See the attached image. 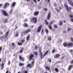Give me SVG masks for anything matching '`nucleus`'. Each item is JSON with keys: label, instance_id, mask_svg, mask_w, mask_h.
<instances>
[{"label": "nucleus", "instance_id": "f257e3e1", "mask_svg": "<svg viewBox=\"0 0 73 73\" xmlns=\"http://www.w3.org/2000/svg\"><path fill=\"white\" fill-rule=\"evenodd\" d=\"M63 45L64 46L66 47V46H73V43L72 42L68 43H63Z\"/></svg>", "mask_w": 73, "mask_h": 73}, {"label": "nucleus", "instance_id": "f03ea898", "mask_svg": "<svg viewBox=\"0 0 73 73\" xmlns=\"http://www.w3.org/2000/svg\"><path fill=\"white\" fill-rule=\"evenodd\" d=\"M31 21L33 24H36L37 22V18H34V17H33Z\"/></svg>", "mask_w": 73, "mask_h": 73}, {"label": "nucleus", "instance_id": "7ed1b4c3", "mask_svg": "<svg viewBox=\"0 0 73 73\" xmlns=\"http://www.w3.org/2000/svg\"><path fill=\"white\" fill-rule=\"evenodd\" d=\"M1 12L3 15H4V16H8V14L5 11L2 10Z\"/></svg>", "mask_w": 73, "mask_h": 73}, {"label": "nucleus", "instance_id": "20e7f679", "mask_svg": "<svg viewBox=\"0 0 73 73\" xmlns=\"http://www.w3.org/2000/svg\"><path fill=\"white\" fill-rule=\"evenodd\" d=\"M42 25H40L38 27L37 31L38 33H40L41 32V30L42 29Z\"/></svg>", "mask_w": 73, "mask_h": 73}, {"label": "nucleus", "instance_id": "39448f33", "mask_svg": "<svg viewBox=\"0 0 73 73\" xmlns=\"http://www.w3.org/2000/svg\"><path fill=\"white\" fill-rule=\"evenodd\" d=\"M54 23V21H51L50 24L49 25L48 28L50 29H51L52 30V25H51V24H52Z\"/></svg>", "mask_w": 73, "mask_h": 73}, {"label": "nucleus", "instance_id": "423d86ee", "mask_svg": "<svg viewBox=\"0 0 73 73\" xmlns=\"http://www.w3.org/2000/svg\"><path fill=\"white\" fill-rule=\"evenodd\" d=\"M39 53H40V57L41 59H42L43 58V55L42 54V52H41V50H39Z\"/></svg>", "mask_w": 73, "mask_h": 73}, {"label": "nucleus", "instance_id": "0eeeda50", "mask_svg": "<svg viewBox=\"0 0 73 73\" xmlns=\"http://www.w3.org/2000/svg\"><path fill=\"white\" fill-rule=\"evenodd\" d=\"M34 57V55L33 54H30L29 56V59L30 61L32 60L33 58Z\"/></svg>", "mask_w": 73, "mask_h": 73}, {"label": "nucleus", "instance_id": "6e6552de", "mask_svg": "<svg viewBox=\"0 0 73 73\" xmlns=\"http://www.w3.org/2000/svg\"><path fill=\"white\" fill-rule=\"evenodd\" d=\"M10 4L8 3H6L3 6V9H5L7 8V6H9Z\"/></svg>", "mask_w": 73, "mask_h": 73}, {"label": "nucleus", "instance_id": "1a4fd4ad", "mask_svg": "<svg viewBox=\"0 0 73 73\" xmlns=\"http://www.w3.org/2000/svg\"><path fill=\"white\" fill-rule=\"evenodd\" d=\"M51 16V12H49L48 13L47 16V20H49L50 19V17Z\"/></svg>", "mask_w": 73, "mask_h": 73}, {"label": "nucleus", "instance_id": "9d476101", "mask_svg": "<svg viewBox=\"0 0 73 73\" xmlns=\"http://www.w3.org/2000/svg\"><path fill=\"white\" fill-rule=\"evenodd\" d=\"M64 7L66 8V10L68 12H69V7H68V5L67 4L65 3L64 4Z\"/></svg>", "mask_w": 73, "mask_h": 73}, {"label": "nucleus", "instance_id": "9b49d317", "mask_svg": "<svg viewBox=\"0 0 73 73\" xmlns=\"http://www.w3.org/2000/svg\"><path fill=\"white\" fill-rule=\"evenodd\" d=\"M38 14H39V12L38 11H36L34 13L33 15L35 16H38Z\"/></svg>", "mask_w": 73, "mask_h": 73}, {"label": "nucleus", "instance_id": "f8f14e48", "mask_svg": "<svg viewBox=\"0 0 73 73\" xmlns=\"http://www.w3.org/2000/svg\"><path fill=\"white\" fill-rule=\"evenodd\" d=\"M16 3L15 2H13L11 5V7L12 8L13 7H15V5H16Z\"/></svg>", "mask_w": 73, "mask_h": 73}, {"label": "nucleus", "instance_id": "ddd939ff", "mask_svg": "<svg viewBox=\"0 0 73 73\" xmlns=\"http://www.w3.org/2000/svg\"><path fill=\"white\" fill-rule=\"evenodd\" d=\"M19 58L20 60H21L22 61H24V58L22 57L21 55H19Z\"/></svg>", "mask_w": 73, "mask_h": 73}, {"label": "nucleus", "instance_id": "4468645a", "mask_svg": "<svg viewBox=\"0 0 73 73\" xmlns=\"http://www.w3.org/2000/svg\"><path fill=\"white\" fill-rule=\"evenodd\" d=\"M31 31V29H28V30L26 31L25 32H23L24 33H28L29 32H30V31Z\"/></svg>", "mask_w": 73, "mask_h": 73}, {"label": "nucleus", "instance_id": "2eb2a0df", "mask_svg": "<svg viewBox=\"0 0 73 73\" xmlns=\"http://www.w3.org/2000/svg\"><path fill=\"white\" fill-rule=\"evenodd\" d=\"M60 56V55L59 54H58L55 55L54 57L55 58H58Z\"/></svg>", "mask_w": 73, "mask_h": 73}, {"label": "nucleus", "instance_id": "dca6fc26", "mask_svg": "<svg viewBox=\"0 0 73 73\" xmlns=\"http://www.w3.org/2000/svg\"><path fill=\"white\" fill-rule=\"evenodd\" d=\"M72 65H70V66H69L68 68V70H70L72 68Z\"/></svg>", "mask_w": 73, "mask_h": 73}, {"label": "nucleus", "instance_id": "f3484780", "mask_svg": "<svg viewBox=\"0 0 73 73\" xmlns=\"http://www.w3.org/2000/svg\"><path fill=\"white\" fill-rule=\"evenodd\" d=\"M30 35H28L26 37V40L27 41H29V38H30Z\"/></svg>", "mask_w": 73, "mask_h": 73}, {"label": "nucleus", "instance_id": "a211bd4d", "mask_svg": "<svg viewBox=\"0 0 73 73\" xmlns=\"http://www.w3.org/2000/svg\"><path fill=\"white\" fill-rule=\"evenodd\" d=\"M23 26L24 27H28V25L26 23H24L23 25Z\"/></svg>", "mask_w": 73, "mask_h": 73}, {"label": "nucleus", "instance_id": "6ab92c4d", "mask_svg": "<svg viewBox=\"0 0 73 73\" xmlns=\"http://www.w3.org/2000/svg\"><path fill=\"white\" fill-rule=\"evenodd\" d=\"M4 63H2L1 64V68L2 70L4 69Z\"/></svg>", "mask_w": 73, "mask_h": 73}, {"label": "nucleus", "instance_id": "aec40b11", "mask_svg": "<svg viewBox=\"0 0 73 73\" xmlns=\"http://www.w3.org/2000/svg\"><path fill=\"white\" fill-rule=\"evenodd\" d=\"M48 52H49V51L47 50L46 51V52L44 53V54H43V56H45L48 53Z\"/></svg>", "mask_w": 73, "mask_h": 73}, {"label": "nucleus", "instance_id": "412c9836", "mask_svg": "<svg viewBox=\"0 0 73 73\" xmlns=\"http://www.w3.org/2000/svg\"><path fill=\"white\" fill-rule=\"evenodd\" d=\"M47 39L49 41H51L52 40V37L50 36H48L47 37Z\"/></svg>", "mask_w": 73, "mask_h": 73}, {"label": "nucleus", "instance_id": "4be33fe9", "mask_svg": "<svg viewBox=\"0 0 73 73\" xmlns=\"http://www.w3.org/2000/svg\"><path fill=\"white\" fill-rule=\"evenodd\" d=\"M9 33V32L8 31L7 32L5 35V38H7V36H8V34Z\"/></svg>", "mask_w": 73, "mask_h": 73}, {"label": "nucleus", "instance_id": "5701e85b", "mask_svg": "<svg viewBox=\"0 0 73 73\" xmlns=\"http://www.w3.org/2000/svg\"><path fill=\"white\" fill-rule=\"evenodd\" d=\"M63 24V23H62V21H59V25L61 26Z\"/></svg>", "mask_w": 73, "mask_h": 73}, {"label": "nucleus", "instance_id": "b1692460", "mask_svg": "<svg viewBox=\"0 0 73 73\" xmlns=\"http://www.w3.org/2000/svg\"><path fill=\"white\" fill-rule=\"evenodd\" d=\"M45 68L46 70H50V68L48 66H46Z\"/></svg>", "mask_w": 73, "mask_h": 73}, {"label": "nucleus", "instance_id": "393cba45", "mask_svg": "<svg viewBox=\"0 0 73 73\" xmlns=\"http://www.w3.org/2000/svg\"><path fill=\"white\" fill-rule=\"evenodd\" d=\"M45 24L46 25H48V24H49V23H48V21H47V20H45Z\"/></svg>", "mask_w": 73, "mask_h": 73}, {"label": "nucleus", "instance_id": "a878e982", "mask_svg": "<svg viewBox=\"0 0 73 73\" xmlns=\"http://www.w3.org/2000/svg\"><path fill=\"white\" fill-rule=\"evenodd\" d=\"M45 31L46 33L47 34H48V32L49 31H48V29H45Z\"/></svg>", "mask_w": 73, "mask_h": 73}, {"label": "nucleus", "instance_id": "bb28decb", "mask_svg": "<svg viewBox=\"0 0 73 73\" xmlns=\"http://www.w3.org/2000/svg\"><path fill=\"white\" fill-rule=\"evenodd\" d=\"M55 71L56 72H59L57 68H55Z\"/></svg>", "mask_w": 73, "mask_h": 73}, {"label": "nucleus", "instance_id": "cd10ccee", "mask_svg": "<svg viewBox=\"0 0 73 73\" xmlns=\"http://www.w3.org/2000/svg\"><path fill=\"white\" fill-rule=\"evenodd\" d=\"M24 65V63H20L19 64V66H23V65Z\"/></svg>", "mask_w": 73, "mask_h": 73}, {"label": "nucleus", "instance_id": "c85d7f7f", "mask_svg": "<svg viewBox=\"0 0 73 73\" xmlns=\"http://www.w3.org/2000/svg\"><path fill=\"white\" fill-rule=\"evenodd\" d=\"M23 48H21V50L19 51L20 53H21L23 52Z\"/></svg>", "mask_w": 73, "mask_h": 73}, {"label": "nucleus", "instance_id": "c756f323", "mask_svg": "<svg viewBox=\"0 0 73 73\" xmlns=\"http://www.w3.org/2000/svg\"><path fill=\"white\" fill-rule=\"evenodd\" d=\"M25 42V40H21V42H22V43H24Z\"/></svg>", "mask_w": 73, "mask_h": 73}, {"label": "nucleus", "instance_id": "7c9ffc66", "mask_svg": "<svg viewBox=\"0 0 73 73\" xmlns=\"http://www.w3.org/2000/svg\"><path fill=\"white\" fill-rule=\"evenodd\" d=\"M56 52V49L55 48L52 51V53H54Z\"/></svg>", "mask_w": 73, "mask_h": 73}, {"label": "nucleus", "instance_id": "2f4dec72", "mask_svg": "<svg viewBox=\"0 0 73 73\" xmlns=\"http://www.w3.org/2000/svg\"><path fill=\"white\" fill-rule=\"evenodd\" d=\"M34 53L35 55L36 56H37V55H38V53H37V52H35Z\"/></svg>", "mask_w": 73, "mask_h": 73}, {"label": "nucleus", "instance_id": "473e14b6", "mask_svg": "<svg viewBox=\"0 0 73 73\" xmlns=\"http://www.w3.org/2000/svg\"><path fill=\"white\" fill-rule=\"evenodd\" d=\"M18 44L19 45H23V44L21 43L20 42H18Z\"/></svg>", "mask_w": 73, "mask_h": 73}, {"label": "nucleus", "instance_id": "72a5a7b5", "mask_svg": "<svg viewBox=\"0 0 73 73\" xmlns=\"http://www.w3.org/2000/svg\"><path fill=\"white\" fill-rule=\"evenodd\" d=\"M54 28H58L57 26L56 25H54Z\"/></svg>", "mask_w": 73, "mask_h": 73}, {"label": "nucleus", "instance_id": "f704fd0d", "mask_svg": "<svg viewBox=\"0 0 73 73\" xmlns=\"http://www.w3.org/2000/svg\"><path fill=\"white\" fill-rule=\"evenodd\" d=\"M69 17H71V18H73V15L71 14L69 15Z\"/></svg>", "mask_w": 73, "mask_h": 73}, {"label": "nucleus", "instance_id": "c9c22d12", "mask_svg": "<svg viewBox=\"0 0 73 73\" xmlns=\"http://www.w3.org/2000/svg\"><path fill=\"white\" fill-rule=\"evenodd\" d=\"M4 23H7V19H5L4 20Z\"/></svg>", "mask_w": 73, "mask_h": 73}, {"label": "nucleus", "instance_id": "e433bc0d", "mask_svg": "<svg viewBox=\"0 0 73 73\" xmlns=\"http://www.w3.org/2000/svg\"><path fill=\"white\" fill-rule=\"evenodd\" d=\"M35 49H37L38 48V47L37 46V45H36L35 46Z\"/></svg>", "mask_w": 73, "mask_h": 73}, {"label": "nucleus", "instance_id": "4c0bfd02", "mask_svg": "<svg viewBox=\"0 0 73 73\" xmlns=\"http://www.w3.org/2000/svg\"><path fill=\"white\" fill-rule=\"evenodd\" d=\"M27 66H28V67H31V64H29L27 65Z\"/></svg>", "mask_w": 73, "mask_h": 73}, {"label": "nucleus", "instance_id": "58836bf2", "mask_svg": "<svg viewBox=\"0 0 73 73\" xmlns=\"http://www.w3.org/2000/svg\"><path fill=\"white\" fill-rule=\"evenodd\" d=\"M13 11V9H11L10 10V14H12V12Z\"/></svg>", "mask_w": 73, "mask_h": 73}, {"label": "nucleus", "instance_id": "ea45409f", "mask_svg": "<svg viewBox=\"0 0 73 73\" xmlns=\"http://www.w3.org/2000/svg\"><path fill=\"white\" fill-rule=\"evenodd\" d=\"M68 1V3L70 4V3H72V0H69V1Z\"/></svg>", "mask_w": 73, "mask_h": 73}, {"label": "nucleus", "instance_id": "a19ab883", "mask_svg": "<svg viewBox=\"0 0 73 73\" xmlns=\"http://www.w3.org/2000/svg\"><path fill=\"white\" fill-rule=\"evenodd\" d=\"M56 9L57 12H60V11L59 10H58V9Z\"/></svg>", "mask_w": 73, "mask_h": 73}, {"label": "nucleus", "instance_id": "79ce46f5", "mask_svg": "<svg viewBox=\"0 0 73 73\" xmlns=\"http://www.w3.org/2000/svg\"><path fill=\"white\" fill-rule=\"evenodd\" d=\"M70 40L72 42H73V38H70Z\"/></svg>", "mask_w": 73, "mask_h": 73}, {"label": "nucleus", "instance_id": "37998d69", "mask_svg": "<svg viewBox=\"0 0 73 73\" xmlns=\"http://www.w3.org/2000/svg\"><path fill=\"white\" fill-rule=\"evenodd\" d=\"M72 29L70 28H68V31H70V30Z\"/></svg>", "mask_w": 73, "mask_h": 73}, {"label": "nucleus", "instance_id": "c03bdc74", "mask_svg": "<svg viewBox=\"0 0 73 73\" xmlns=\"http://www.w3.org/2000/svg\"><path fill=\"white\" fill-rule=\"evenodd\" d=\"M44 33V29H42L41 31V33Z\"/></svg>", "mask_w": 73, "mask_h": 73}, {"label": "nucleus", "instance_id": "a18cd8bd", "mask_svg": "<svg viewBox=\"0 0 73 73\" xmlns=\"http://www.w3.org/2000/svg\"><path fill=\"white\" fill-rule=\"evenodd\" d=\"M70 4L72 6V7H73V3L71 2V3Z\"/></svg>", "mask_w": 73, "mask_h": 73}, {"label": "nucleus", "instance_id": "49530a36", "mask_svg": "<svg viewBox=\"0 0 73 73\" xmlns=\"http://www.w3.org/2000/svg\"><path fill=\"white\" fill-rule=\"evenodd\" d=\"M44 11H48V9L47 8H45L44 9Z\"/></svg>", "mask_w": 73, "mask_h": 73}, {"label": "nucleus", "instance_id": "de8ad7c7", "mask_svg": "<svg viewBox=\"0 0 73 73\" xmlns=\"http://www.w3.org/2000/svg\"><path fill=\"white\" fill-rule=\"evenodd\" d=\"M10 64H11V62H10V61H9L8 63V65H10Z\"/></svg>", "mask_w": 73, "mask_h": 73}, {"label": "nucleus", "instance_id": "09e8293b", "mask_svg": "<svg viewBox=\"0 0 73 73\" xmlns=\"http://www.w3.org/2000/svg\"><path fill=\"white\" fill-rule=\"evenodd\" d=\"M12 46H15V43H12Z\"/></svg>", "mask_w": 73, "mask_h": 73}, {"label": "nucleus", "instance_id": "8fccbe9b", "mask_svg": "<svg viewBox=\"0 0 73 73\" xmlns=\"http://www.w3.org/2000/svg\"><path fill=\"white\" fill-rule=\"evenodd\" d=\"M16 37H18V36H19V34L17 33H16Z\"/></svg>", "mask_w": 73, "mask_h": 73}, {"label": "nucleus", "instance_id": "3c124183", "mask_svg": "<svg viewBox=\"0 0 73 73\" xmlns=\"http://www.w3.org/2000/svg\"><path fill=\"white\" fill-rule=\"evenodd\" d=\"M45 1H47V0H45ZM50 0H47V3H49V2L50 1Z\"/></svg>", "mask_w": 73, "mask_h": 73}, {"label": "nucleus", "instance_id": "603ef678", "mask_svg": "<svg viewBox=\"0 0 73 73\" xmlns=\"http://www.w3.org/2000/svg\"><path fill=\"white\" fill-rule=\"evenodd\" d=\"M35 64V62L33 61L32 62V64L33 65V64Z\"/></svg>", "mask_w": 73, "mask_h": 73}, {"label": "nucleus", "instance_id": "864d4df0", "mask_svg": "<svg viewBox=\"0 0 73 73\" xmlns=\"http://www.w3.org/2000/svg\"><path fill=\"white\" fill-rule=\"evenodd\" d=\"M15 30H16V29H17V28H18V27H17V25H16L15 26Z\"/></svg>", "mask_w": 73, "mask_h": 73}, {"label": "nucleus", "instance_id": "5fc2aeb1", "mask_svg": "<svg viewBox=\"0 0 73 73\" xmlns=\"http://www.w3.org/2000/svg\"><path fill=\"white\" fill-rule=\"evenodd\" d=\"M49 62H52V60L51 59H49Z\"/></svg>", "mask_w": 73, "mask_h": 73}, {"label": "nucleus", "instance_id": "6e6d98bb", "mask_svg": "<svg viewBox=\"0 0 73 73\" xmlns=\"http://www.w3.org/2000/svg\"><path fill=\"white\" fill-rule=\"evenodd\" d=\"M2 50V47L1 46L0 47V51H1Z\"/></svg>", "mask_w": 73, "mask_h": 73}, {"label": "nucleus", "instance_id": "4d7b16f0", "mask_svg": "<svg viewBox=\"0 0 73 73\" xmlns=\"http://www.w3.org/2000/svg\"><path fill=\"white\" fill-rule=\"evenodd\" d=\"M70 21L72 22H73V18H71L70 19Z\"/></svg>", "mask_w": 73, "mask_h": 73}, {"label": "nucleus", "instance_id": "13d9d810", "mask_svg": "<svg viewBox=\"0 0 73 73\" xmlns=\"http://www.w3.org/2000/svg\"><path fill=\"white\" fill-rule=\"evenodd\" d=\"M69 8L70 10H71L72 8L71 7H69Z\"/></svg>", "mask_w": 73, "mask_h": 73}, {"label": "nucleus", "instance_id": "bf43d9fd", "mask_svg": "<svg viewBox=\"0 0 73 73\" xmlns=\"http://www.w3.org/2000/svg\"><path fill=\"white\" fill-rule=\"evenodd\" d=\"M3 5V4L2 3H0V8Z\"/></svg>", "mask_w": 73, "mask_h": 73}, {"label": "nucleus", "instance_id": "052dcab7", "mask_svg": "<svg viewBox=\"0 0 73 73\" xmlns=\"http://www.w3.org/2000/svg\"><path fill=\"white\" fill-rule=\"evenodd\" d=\"M9 72V71L8 70H7L6 72V73H8Z\"/></svg>", "mask_w": 73, "mask_h": 73}, {"label": "nucleus", "instance_id": "680f3d73", "mask_svg": "<svg viewBox=\"0 0 73 73\" xmlns=\"http://www.w3.org/2000/svg\"><path fill=\"white\" fill-rule=\"evenodd\" d=\"M25 73H28V71L27 70H26L25 71Z\"/></svg>", "mask_w": 73, "mask_h": 73}, {"label": "nucleus", "instance_id": "e2e57ef3", "mask_svg": "<svg viewBox=\"0 0 73 73\" xmlns=\"http://www.w3.org/2000/svg\"><path fill=\"white\" fill-rule=\"evenodd\" d=\"M33 1L35 3H36V0H33Z\"/></svg>", "mask_w": 73, "mask_h": 73}, {"label": "nucleus", "instance_id": "0e129e2a", "mask_svg": "<svg viewBox=\"0 0 73 73\" xmlns=\"http://www.w3.org/2000/svg\"><path fill=\"white\" fill-rule=\"evenodd\" d=\"M59 9H60V10L62 9V7H59Z\"/></svg>", "mask_w": 73, "mask_h": 73}, {"label": "nucleus", "instance_id": "69168bd1", "mask_svg": "<svg viewBox=\"0 0 73 73\" xmlns=\"http://www.w3.org/2000/svg\"><path fill=\"white\" fill-rule=\"evenodd\" d=\"M73 52V50H70V52Z\"/></svg>", "mask_w": 73, "mask_h": 73}, {"label": "nucleus", "instance_id": "338daca9", "mask_svg": "<svg viewBox=\"0 0 73 73\" xmlns=\"http://www.w3.org/2000/svg\"><path fill=\"white\" fill-rule=\"evenodd\" d=\"M64 56L62 57V60H63V59H64Z\"/></svg>", "mask_w": 73, "mask_h": 73}, {"label": "nucleus", "instance_id": "774afa93", "mask_svg": "<svg viewBox=\"0 0 73 73\" xmlns=\"http://www.w3.org/2000/svg\"><path fill=\"white\" fill-rule=\"evenodd\" d=\"M0 34H1V35H3V33L1 32L0 33Z\"/></svg>", "mask_w": 73, "mask_h": 73}]
</instances>
